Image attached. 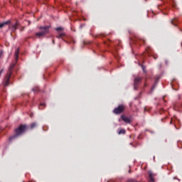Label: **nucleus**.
Masks as SVG:
<instances>
[{
  "label": "nucleus",
  "mask_w": 182,
  "mask_h": 182,
  "mask_svg": "<svg viewBox=\"0 0 182 182\" xmlns=\"http://www.w3.org/2000/svg\"><path fill=\"white\" fill-rule=\"evenodd\" d=\"M126 134V130L124 129H121L118 132V134Z\"/></svg>",
  "instance_id": "nucleus-11"
},
{
  "label": "nucleus",
  "mask_w": 182,
  "mask_h": 182,
  "mask_svg": "<svg viewBox=\"0 0 182 182\" xmlns=\"http://www.w3.org/2000/svg\"><path fill=\"white\" fill-rule=\"evenodd\" d=\"M171 23H173V21H171Z\"/></svg>",
  "instance_id": "nucleus-18"
},
{
  "label": "nucleus",
  "mask_w": 182,
  "mask_h": 182,
  "mask_svg": "<svg viewBox=\"0 0 182 182\" xmlns=\"http://www.w3.org/2000/svg\"><path fill=\"white\" fill-rule=\"evenodd\" d=\"M40 29L41 30V31L36 33V36H45L46 33H49V26L41 27Z\"/></svg>",
  "instance_id": "nucleus-2"
},
{
  "label": "nucleus",
  "mask_w": 182,
  "mask_h": 182,
  "mask_svg": "<svg viewBox=\"0 0 182 182\" xmlns=\"http://www.w3.org/2000/svg\"><path fill=\"white\" fill-rule=\"evenodd\" d=\"M41 106H46L45 103L41 104Z\"/></svg>",
  "instance_id": "nucleus-15"
},
{
  "label": "nucleus",
  "mask_w": 182,
  "mask_h": 182,
  "mask_svg": "<svg viewBox=\"0 0 182 182\" xmlns=\"http://www.w3.org/2000/svg\"><path fill=\"white\" fill-rule=\"evenodd\" d=\"M14 56L16 58V60H18V58L19 56V48H17L14 53Z\"/></svg>",
  "instance_id": "nucleus-8"
},
{
  "label": "nucleus",
  "mask_w": 182,
  "mask_h": 182,
  "mask_svg": "<svg viewBox=\"0 0 182 182\" xmlns=\"http://www.w3.org/2000/svg\"><path fill=\"white\" fill-rule=\"evenodd\" d=\"M14 68H15V63H13L10 65L7 75H9V76L12 75V70L14 69Z\"/></svg>",
  "instance_id": "nucleus-5"
},
{
  "label": "nucleus",
  "mask_w": 182,
  "mask_h": 182,
  "mask_svg": "<svg viewBox=\"0 0 182 182\" xmlns=\"http://www.w3.org/2000/svg\"><path fill=\"white\" fill-rule=\"evenodd\" d=\"M56 31H63V28H62V27H59L56 28Z\"/></svg>",
  "instance_id": "nucleus-14"
},
{
  "label": "nucleus",
  "mask_w": 182,
  "mask_h": 182,
  "mask_svg": "<svg viewBox=\"0 0 182 182\" xmlns=\"http://www.w3.org/2000/svg\"><path fill=\"white\" fill-rule=\"evenodd\" d=\"M1 56H2V51H1V53H0V58H1Z\"/></svg>",
  "instance_id": "nucleus-16"
},
{
  "label": "nucleus",
  "mask_w": 182,
  "mask_h": 182,
  "mask_svg": "<svg viewBox=\"0 0 182 182\" xmlns=\"http://www.w3.org/2000/svg\"><path fill=\"white\" fill-rule=\"evenodd\" d=\"M18 26H19V23H16L15 24H14V25L11 26V31H12V32H15V31H16V29H18Z\"/></svg>",
  "instance_id": "nucleus-7"
},
{
  "label": "nucleus",
  "mask_w": 182,
  "mask_h": 182,
  "mask_svg": "<svg viewBox=\"0 0 182 182\" xmlns=\"http://www.w3.org/2000/svg\"><path fill=\"white\" fill-rule=\"evenodd\" d=\"M9 79H11V75H9V74H7V75L6 76V82H5L4 86L9 85Z\"/></svg>",
  "instance_id": "nucleus-6"
},
{
  "label": "nucleus",
  "mask_w": 182,
  "mask_h": 182,
  "mask_svg": "<svg viewBox=\"0 0 182 182\" xmlns=\"http://www.w3.org/2000/svg\"><path fill=\"white\" fill-rule=\"evenodd\" d=\"M26 130H28V127L26 125H20L17 129H15L16 135L10 137L9 140H12V139H15V137L23 134V132H26Z\"/></svg>",
  "instance_id": "nucleus-1"
},
{
  "label": "nucleus",
  "mask_w": 182,
  "mask_h": 182,
  "mask_svg": "<svg viewBox=\"0 0 182 182\" xmlns=\"http://www.w3.org/2000/svg\"><path fill=\"white\" fill-rule=\"evenodd\" d=\"M125 109L126 107L124 105H119L117 108L114 109L113 113H114V114H120V113L124 112Z\"/></svg>",
  "instance_id": "nucleus-3"
},
{
  "label": "nucleus",
  "mask_w": 182,
  "mask_h": 182,
  "mask_svg": "<svg viewBox=\"0 0 182 182\" xmlns=\"http://www.w3.org/2000/svg\"><path fill=\"white\" fill-rule=\"evenodd\" d=\"M34 127H36V123H35V122L31 124V129H33Z\"/></svg>",
  "instance_id": "nucleus-13"
},
{
  "label": "nucleus",
  "mask_w": 182,
  "mask_h": 182,
  "mask_svg": "<svg viewBox=\"0 0 182 182\" xmlns=\"http://www.w3.org/2000/svg\"><path fill=\"white\" fill-rule=\"evenodd\" d=\"M140 80H141V77H136L134 79V85H139L140 83Z\"/></svg>",
  "instance_id": "nucleus-10"
},
{
  "label": "nucleus",
  "mask_w": 182,
  "mask_h": 182,
  "mask_svg": "<svg viewBox=\"0 0 182 182\" xmlns=\"http://www.w3.org/2000/svg\"><path fill=\"white\" fill-rule=\"evenodd\" d=\"M154 175L153 173L150 172L149 173V178L151 180V181H154V178H153Z\"/></svg>",
  "instance_id": "nucleus-12"
},
{
  "label": "nucleus",
  "mask_w": 182,
  "mask_h": 182,
  "mask_svg": "<svg viewBox=\"0 0 182 182\" xmlns=\"http://www.w3.org/2000/svg\"><path fill=\"white\" fill-rule=\"evenodd\" d=\"M121 119L125 123H130V122H132V119L129 117H127L126 115H122Z\"/></svg>",
  "instance_id": "nucleus-4"
},
{
  "label": "nucleus",
  "mask_w": 182,
  "mask_h": 182,
  "mask_svg": "<svg viewBox=\"0 0 182 182\" xmlns=\"http://www.w3.org/2000/svg\"><path fill=\"white\" fill-rule=\"evenodd\" d=\"M11 23V21H6V22H4V23H0V28H4V26L8 25Z\"/></svg>",
  "instance_id": "nucleus-9"
},
{
  "label": "nucleus",
  "mask_w": 182,
  "mask_h": 182,
  "mask_svg": "<svg viewBox=\"0 0 182 182\" xmlns=\"http://www.w3.org/2000/svg\"><path fill=\"white\" fill-rule=\"evenodd\" d=\"M142 69H143V70L144 72V66H143V65H142Z\"/></svg>",
  "instance_id": "nucleus-17"
}]
</instances>
